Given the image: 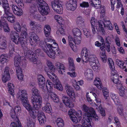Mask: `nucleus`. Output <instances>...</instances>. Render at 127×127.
<instances>
[{
	"label": "nucleus",
	"mask_w": 127,
	"mask_h": 127,
	"mask_svg": "<svg viewBox=\"0 0 127 127\" xmlns=\"http://www.w3.org/2000/svg\"><path fill=\"white\" fill-rule=\"evenodd\" d=\"M81 123L82 125H84V126L83 127H92L91 121L82 120Z\"/></svg>",
	"instance_id": "nucleus-49"
},
{
	"label": "nucleus",
	"mask_w": 127,
	"mask_h": 127,
	"mask_svg": "<svg viewBox=\"0 0 127 127\" xmlns=\"http://www.w3.org/2000/svg\"><path fill=\"white\" fill-rule=\"evenodd\" d=\"M29 26L31 28L32 31V32H34L35 30L39 32V30L41 28V25L34 21H31L29 23Z\"/></svg>",
	"instance_id": "nucleus-16"
},
{
	"label": "nucleus",
	"mask_w": 127,
	"mask_h": 127,
	"mask_svg": "<svg viewBox=\"0 0 127 127\" xmlns=\"http://www.w3.org/2000/svg\"><path fill=\"white\" fill-rule=\"evenodd\" d=\"M38 10L40 13L43 15L48 14L50 11V10L48 4L44 2L39 5H38Z\"/></svg>",
	"instance_id": "nucleus-8"
},
{
	"label": "nucleus",
	"mask_w": 127,
	"mask_h": 127,
	"mask_svg": "<svg viewBox=\"0 0 127 127\" xmlns=\"http://www.w3.org/2000/svg\"><path fill=\"white\" fill-rule=\"evenodd\" d=\"M49 95L50 96L51 99L53 101L56 103H58L59 99L58 96L54 92L52 91L50 92Z\"/></svg>",
	"instance_id": "nucleus-29"
},
{
	"label": "nucleus",
	"mask_w": 127,
	"mask_h": 127,
	"mask_svg": "<svg viewBox=\"0 0 127 127\" xmlns=\"http://www.w3.org/2000/svg\"><path fill=\"white\" fill-rule=\"evenodd\" d=\"M39 40L38 36L36 34H32L29 40L30 42L32 45L33 43H35Z\"/></svg>",
	"instance_id": "nucleus-32"
},
{
	"label": "nucleus",
	"mask_w": 127,
	"mask_h": 127,
	"mask_svg": "<svg viewBox=\"0 0 127 127\" xmlns=\"http://www.w3.org/2000/svg\"><path fill=\"white\" fill-rule=\"evenodd\" d=\"M55 46L53 45H50L49 44H47V47L49 50V51L47 49V48H43V50L48 56L50 57L52 59L54 58L55 55L59 56L60 53V50H59L57 47H58V44L56 43H55Z\"/></svg>",
	"instance_id": "nucleus-3"
},
{
	"label": "nucleus",
	"mask_w": 127,
	"mask_h": 127,
	"mask_svg": "<svg viewBox=\"0 0 127 127\" xmlns=\"http://www.w3.org/2000/svg\"><path fill=\"white\" fill-rule=\"evenodd\" d=\"M3 18H6L9 22L11 23H13L15 20V16L10 12V10L4 12Z\"/></svg>",
	"instance_id": "nucleus-17"
},
{
	"label": "nucleus",
	"mask_w": 127,
	"mask_h": 127,
	"mask_svg": "<svg viewBox=\"0 0 127 127\" xmlns=\"http://www.w3.org/2000/svg\"><path fill=\"white\" fill-rule=\"evenodd\" d=\"M16 69L18 78L19 80H22L23 79V75L21 68H16Z\"/></svg>",
	"instance_id": "nucleus-34"
},
{
	"label": "nucleus",
	"mask_w": 127,
	"mask_h": 127,
	"mask_svg": "<svg viewBox=\"0 0 127 127\" xmlns=\"http://www.w3.org/2000/svg\"><path fill=\"white\" fill-rule=\"evenodd\" d=\"M15 122H12L10 124L11 127H22L21 126L20 121L18 120L17 117H16L15 119H13Z\"/></svg>",
	"instance_id": "nucleus-33"
},
{
	"label": "nucleus",
	"mask_w": 127,
	"mask_h": 127,
	"mask_svg": "<svg viewBox=\"0 0 127 127\" xmlns=\"http://www.w3.org/2000/svg\"><path fill=\"white\" fill-rule=\"evenodd\" d=\"M24 106L29 111L30 115L34 120L36 118V113L38 112H39L38 109L34 110L32 109L29 103Z\"/></svg>",
	"instance_id": "nucleus-13"
},
{
	"label": "nucleus",
	"mask_w": 127,
	"mask_h": 127,
	"mask_svg": "<svg viewBox=\"0 0 127 127\" xmlns=\"http://www.w3.org/2000/svg\"><path fill=\"white\" fill-rule=\"evenodd\" d=\"M31 100L35 109H38L41 107L42 98L41 95L37 97L32 96Z\"/></svg>",
	"instance_id": "nucleus-7"
},
{
	"label": "nucleus",
	"mask_w": 127,
	"mask_h": 127,
	"mask_svg": "<svg viewBox=\"0 0 127 127\" xmlns=\"http://www.w3.org/2000/svg\"><path fill=\"white\" fill-rule=\"evenodd\" d=\"M97 59V58L95 55H91L90 57H88L87 59L88 62H89L90 65L92 66L94 71H95L96 69L98 68V64H97L96 62Z\"/></svg>",
	"instance_id": "nucleus-10"
},
{
	"label": "nucleus",
	"mask_w": 127,
	"mask_h": 127,
	"mask_svg": "<svg viewBox=\"0 0 127 127\" xmlns=\"http://www.w3.org/2000/svg\"><path fill=\"white\" fill-rule=\"evenodd\" d=\"M3 74L2 79L3 82L4 83H5L10 79L9 70L8 67H6L5 68L4 73Z\"/></svg>",
	"instance_id": "nucleus-18"
},
{
	"label": "nucleus",
	"mask_w": 127,
	"mask_h": 127,
	"mask_svg": "<svg viewBox=\"0 0 127 127\" xmlns=\"http://www.w3.org/2000/svg\"><path fill=\"white\" fill-rule=\"evenodd\" d=\"M93 94L95 97V100L96 103H97L96 105L97 107L99 108H102V106L101 104V100L100 97L98 95H97L95 93H93Z\"/></svg>",
	"instance_id": "nucleus-31"
},
{
	"label": "nucleus",
	"mask_w": 127,
	"mask_h": 127,
	"mask_svg": "<svg viewBox=\"0 0 127 127\" xmlns=\"http://www.w3.org/2000/svg\"><path fill=\"white\" fill-rule=\"evenodd\" d=\"M52 39L50 38H46L45 39V44L44 45H43L42 46V48L43 49V48H47L46 47H47V44H49L50 45H52V44L51 45L50 44L47 43V42H52Z\"/></svg>",
	"instance_id": "nucleus-50"
},
{
	"label": "nucleus",
	"mask_w": 127,
	"mask_h": 127,
	"mask_svg": "<svg viewBox=\"0 0 127 127\" xmlns=\"http://www.w3.org/2000/svg\"><path fill=\"white\" fill-rule=\"evenodd\" d=\"M117 89L119 90L120 91H125V87L123 86L121 83L117 86Z\"/></svg>",
	"instance_id": "nucleus-63"
},
{
	"label": "nucleus",
	"mask_w": 127,
	"mask_h": 127,
	"mask_svg": "<svg viewBox=\"0 0 127 127\" xmlns=\"http://www.w3.org/2000/svg\"><path fill=\"white\" fill-rule=\"evenodd\" d=\"M65 89L67 95L71 97L75 98V95L74 91L72 90V87L67 85L65 86Z\"/></svg>",
	"instance_id": "nucleus-22"
},
{
	"label": "nucleus",
	"mask_w": 127,
	"mask_h": 127,
	"mask_svg": "<svg viewBox=\"0 0 127 127\" xmlns=\"http://www.w3.org/2000/svg\"><path fill=\"white\" fill-rule=\"evenodd\" d=\"M8 87V90L9 93L13 95H14V85L11 83H8L7 84Z\"/></svg>",
	"instance_id": "nucleus-38"
},
{
	"label": "nucleus",
	"mask_w": 127,
	"mask_h": 127,
	"mask_svg": "<svg viewBox=\"0 0 127 127\" xmlns=\"http://www.w3.org/2000/svg\"><path fill=\"white\" fill-rule=\"evenodd\" d=\"M70 118L73 122L75 123H76L79 122L77 118L75 115H73L70 117Z\"/></svg>",
	"instance_id": "nucleus-56"
},
{
	"label": "nucleus",
	"mask_w": 127,
	"mask_h": 127,
	"mask_svg": "<svg viewBox=\"0 0 127 127\" xmlns=\"http://www.w3.org/2000/svg\"><path fill=\"white\" fill-rule=\"evenodd\" d=\"M67 9L72 11H74L77 7L76 4L71 3V2H67L65 4Z\"/></svg>",
	"instance_id": "nucleus-25"
},
{
	"label": "nucleus",
	"mask_w": 127,
	"mask_h": 127,
	"mask_svg": "<svg viewBox=\"0 0 127 127\" xmlns=\"http://www.w3.org/2000/svg\"><path fill=\"white\" fill-rule=\"evenodd\" d=\"M32 92L34 97H37L41 95L39 91L36 88H33L32 89Z\"/></svg>",
	"instance_id": "nucleus-44"
},
{
	"label": "nucleus",
	"mask_w": 127,
	"mask_h": 127,
	"mask_svg": "<svg viewBox=\"0 0 127 127\" xmlns=\"http://www.w3.org/2000/svg\"><path fill=\"white\" fill-rule=\"evenodd\" d=\"M10 6L11 7L14 13L18 16L21 15L23 14V11L20 8L13 3H11Z\"/></svg>",
	"instance_id": "nucleus-15"
},
{
	"label": "nucleus",
	"mask_w": 127,
	"mask_h": 127,
	"mask_svg": "<svg viewBox=\"0 0 127 127\" xmlns=\"http://www.w3.org/2000/svg\"><path fill=\"white\" fill-rule=\"evenodd\" d=\"M116 63L117 65L120 67L122 68L124 70L125 72H127V69L126 68V66H123L124 62L123 61L121 60L117 59L116 60Z\"/></svg>",
	"instance_id": "nucleus-35"
},
{
	"label": "nucleus",
	"mask_w": 127,
	"mask_h": 127,
	"mask_svg": "<svg viewBox=\"0 0 127 127\" xmlns=\"http://www.w3.org/2000/svg\"><path fill=\"white\" fill-rule=\"evenodd\" d=\"M37 79L39 87L42 91L45 92L46 91V89L45 87V78L42 75H40L38 76Z\"/></svg>",
	"instance_id": "nucleus-14"
},
{
	"label": "nucleus",
	"mask_w": 127,
	"mask_h": 127,
	"mask_svg": "<svg viewBox=\"0 0 127 127\" xmlns=\"http://www.w3.org/2000/svg\"><path fill=\"white\" fill-rule=\"evenodd\" d=\"M8 61L7 56L5 54H2L0 57V62L2 63L7 62Z\"/></svg>",
	"instance_id": "nucleus-41"
},
{
	"label": "nucleus",
	"mask_w": 127,
	"mask_h": 127,
	"mask_svg": "<svg viewBox=\"0 0 127 127\" xmlns=\"http://www.w3.org/2000/svg\"><path fill=\"white\" fill-rule=\"evenodd\" d=\"M10 38L13 42L16 44L21 43V41L23 40L21 37H20L19 34L15 32H11L10 34Z\"/></svg>",
	"instance_id": "nucleus-12"
},
{
	"label": "nucleus",
	"mask_w": 127,
	"mask_h": 127,
	"mask_svg": "<svg viewBox=\"0 0 127 127\" xmlns=\"http://www.w3.org/2000/svg\"><path fill=\"white\" fill-rule=\"evenodd\" d=\"M56 124L58 127H64V123L63 120L60 118H58L56 121Z\"/></svg>",
	"instance_id": "nucleus-42"
},
{
	"label": "nucleus",
	"mask_w": 127,
	"mask_h": 127,
	"mask_svg": "<svg viewBox=\"0 0 127 127\" xmlns=\"http://www.w3.org/2000/svg\"><path fill=\"white\" fill-rule=\"evenodd\" d=\"M46 112L50 113L51 112V107L49 103L47 102L46 103V106L42 108Z\"/></svg>",
	"instance_id": "nucleus-39"
},
{
	"label": "nucleus",
	"mask_w": 127,
	"mask_h": 127,
	"mask_svg": "<svg viewBox=\"0 0 127 127\" xmlns=\"http://www.w3.org/2000/svg\"><path fill=\"white\" fill-rule=\"evenodd\" d=\"M100 58L102 61L103 62H106L107 61V58L104 53L101 54Z\"/></svg>",
	"instance_id": "nucleus-54"
},
{
	"label": "nucleus",
	"mask_w": 127,
	"mask_h": 127,
	"mask_svg": "<svg viewBox=\"0 0 127 127\" xmlns=\"http://www.w3.org/2000/svg\"><path fill=\"white\" fill-rule=\"evenodd\" d=\"M2 6L4 8V12L10 10L9 6L7 0H1Z\"/></svg>",
	"instance_id": "nucleus-26"
},
{
	"label": "nucleus",
	"mask_w": 127,
	"mask_h": 127,
	"mask_svg": "<svg viewBox=\"0 0 127 127\" xmlns=\"http://www.w3.org/2000/svg\"><path fill=\"white\" fill-rule=\"evenodd\" d=\"M114 119L115 123L118 127H121V124L118 118L117 117H114Z\"/></svg>",
	"instance_id": "nucleus-61"
},
{
	"label": "nucleus",
	"mask_w": 127,
	"mask_h": 127,
	"mask_svg": "<svg viewBox=\"0 0 127 127\" xmlns=\"http://www.w3.org/2000/svg\"><path fill=\"white\" fill-rule=\"evenodd\" d=\"M84 23V20L81 16L77 17L76 20V23L79 26H81Z\"/></svg>",
	"instance_id": "nucleus-40"
},
{
	"label": "nucleus",
	"mask_w": 127,
	"mask_h": 127,
	"mask_svg": "<svg viewBox=\"0 0 127 127\" xmlns=\"http://www.w3.org/2000/svg\"><path fill=\"white\" fill-rule=\"evenodd\" d=\"M80 6L82 7L87 8L89 7V4L88 2L83 1L80 4Z\"/></svg>",
	"instance_id": "nucleus-53"
},
{
	"label": "nucleus",
	"mask_w": 127,
	"mask_h": 127,
	"mask_svg": "<svg viewBox=\"0 0 127 127\" xmlns=\"http://www.w3.org/2000/svg\"><path fill=\"white\" fill-rule=\"evenodd\" d=\"M62 100L64 104L67 107L70 108L73 106L70 98L65 96H64L62 97Z\"/></svg>",
	"instance_id": "nucleus-21"
},
{
	"label": "nucleus",
	"mask_w": 127,
	"mask_h": 127,
	"mask_svg": "<svg viewBox=\"0 0 127 127\" xmlns=\"http://www.w3.org/2000/svg\"><path fill=\"white\" fill-rule=\"evenodd\" d=\"M94 85L99 89L101 90L103 87L101 82L100 80V79L98 78H96L94 82Z\"/></svg>",
	"instance_id": "nucleus-36"
},
{
	"label": "nucleus",
	"mask_w": 127,
	"mask_h": 127,
	"mask_svg": "<svg viewBox=\"0 0 127 127\" xmlns=\"http://www.w3.org/2000/svg\"><path fill=\"white\" fill-rule=\"evenodd\" d=\"M51 3V6L54 11L61 14L63 12L62 2L61 0H54Z\"/></svg>",
	"instance_id": "nucleus-6"
},
{
	"label": "nucleus",
	"mask_w": 127,
	"mask_h": 127,
	"mask_svg": "<svg viewBox=\"0 0 127 127\" xmlns=\"http://www.w3.org/2000/svg\"><path fill=\"white\" fill-rule=\"evenodd\" d=\"M35 54L38 56H43V53L41 50L40 49L36 50L35 51Z\"/></svg>",
	"instance_id": "nucleus-62"
},
{
	"label": "nucleus",
	"mask_w": 127,
	"mask_h": 127,
	"mask_svg": "<svg viewBox=\"0 0 127 127\" xmlns=\"http://www.w3.org/2000/svg\"><path fill=\"white\" fill-rule=\"evenodd\" d=\"M20 43L24 50L25 56H26L27 54H29L30 51H32L30 50L29 47L28 46L27 43L24 40H21Z\"/></svg>",
	"instance_id": "nucleus-20"
},
{
	"label": "nucleus",
	"mask_w": 127,
	"mask_h": 127,
	"mask_svg": "<svg viewBox=\"0 0 127 127\" xmlns=\"http://www.w3.org/2000/svg\"><path fill=\"white\" fill-rule=\"evenodd\" d=\"M24 29H25V30H26V31H23L22 32L21 34L22 35V36L21 38H22L23 39H24V38H26L28 36V34L26 32V31H27V30L26 28H25V27Z\"/></svg>",
	"instance_id": "nucleus-58"
},
{
	"label": "nucleus",
	"mask_w": 127,
	"mask_h": 127,
	"mask_svg": "<svg viewBox=\"0 0 127 127\" xmlns=\"http://www.w3.org/2000/svg\"><path fill=\"white\" fill-rule=\"evenodd\" d=\"M81 59L83 62L87 63L88 62L87 60L88 57H89L91 55H90V52L89 50H87L86 47L83 48L81 52Z\"/></svg>",
	"instance_id": "nucleus-11"
},
{
	"label": "nucleus",
	"mask_w": 127,
	"mask_h": 127,
	"mask_svg": "<svg viewBox=\"0 0 127 127\" xmlns=\"http://www.w3.org/2000/svg\"><path fill=\"white\" fill-rule=\"evenodd\" d=\"M69 69L70 70H75V65L73 62V61L71 58L69 60Z\"/></svg>",
	"instance_id": "nucleus-43"
},
{
	"label": "nucleus",
	"mask_w": 127,
	"mask_h": 127,
	"mask_svg": "<svg viewBox=\"0 0 127 127\" xmlns=\"http://www.w3.org/2000/svg\"><path fill=\"white\" fill-rule=\"evenodd\" d=\"M68 38L69 39V42L70 43V45L72 48V50L73 49V46L74 45V44L73 43H72V41L75 44H80L78 43H77V40H78L77 38H74L73 39V37L70 35L69 36H68Z\"/></svg>",
	"instance_id": "nucleus-30"
},
{
	"label": "nucleus",
	"mask_w": 127,
	"mask_h": 127,
	"mask_svg": "<svg viewBox=\"0 0 127 127\" xmlns=\"http://www.w3.org/2000/svg\"><path fill=\"white\" fill-rule=\"evenodd\" d=\"M27 95V91L25 90H19L17 94V97L21 100L23 106L29 103Z\"/></svg>",
	"instance_id": "nucleus-5"
},
{
	"label": "nucleus",
	"mask_w": 127,
	"mask_h": 127,
	"mask_svg": "<svg viewBox=\"0 0 127 127\" xmlns=\"http://www.w3.org/2000/svg\"><path fill=\"white\" fill-rule=\"evenodd\" d=\"M92 70L90 69H88L86 70L84 73V75L86 78L88 79H91L92 78L93 74Z\"/></svg>",
	"instance_id": "nucleus-28"
},
{
	"label": "nucleus",
	"mask_w": 127,
	"mask_h": 127,
	"mask_svg": "<svg viewBox=\"0 0 127 127\" xmlns=\"http://www.w3.org/2000/svg\"><path fill=\"white\" fill-rule=\"evenodd\" d=\"M21 108L19 106H16L14 108L13 111H12L11 112V117L13 119H15L16 117H17L16 116V114L19 113L21 112Z\"/></svg>",
	"instance_id": "nucleus-23"
},
{
	"label": "nucleus",
	"mask_w": 127,
	"mask_h": 127,
	"mask_svg": "<svg viewBox=\"0 0 127 127\" xmlns=\"http://www.w3.org/2000/svg\"><path fill=\"white\" fill-rule=\"evenodd\" d=\"M7 46L6 42L5 40H3L0 43V49H5Z\"/></svg>",
	"instance_id": "nucleus-51"
},
{
	"label": "nucleus",
	"mask_w": 127,
	"mask_h": 127,
	"mask_svg": "<svg viewBox=\"0 0 127 127\" xmlns=\"http://www.w3.org/2000/svg\"><path fill=\"white\" fill-rule=\"evenodd\" d=\"M72 32L74 35V38H77L78 43H80L81 42V32L80 29L75 28L73 29Z\"/></svg>",
	"instance_id": "nucleus-19"
},
{
	"label": "nucleus",
	"mask_w": 127,
	"mask_h": 127,
	"mask_svg": "<svg viewBox=\"0 0 127 127\" xmlns=\"http://www.w3.org/2000/svg\"><path fill=\"white\" fill-rule=\"evenodd\" d=\"M108 61L110 68L112 71H113L114 69L115 66L113 60L111 58H109Z\"/></svg>",
	"instance_id": "nucleus-46"
},
{
	"label": "nucleus",
	"mask_w": 127,
	"mask_h": 127,
	"mask_svg": "<svg viewBox=\"0 0 127 127\" xmlns=\"http://www.w3.org/2000/svg\"><path fill=\"white\" fill-rule=\"evenodd\" d=\"M24 57H21L20 56H16L14 58V65L16 67L20 68V65H25L26 64V60Z\"/></svg>",
	"instance_id": "nucleus-9"
},
{
	"label": "nucleus",
	"mask_w": 127,
	"mask_h": 127,
	"mask_svg": "<svg viewBox=\"0 0 127 127\" xmlns=\"http://www.w3.org/2000/svg\"><path fill=\"white\" fill-rule=\"evenodd\" d=\"M49 69L47 72V75L53 82L54 87L59 90H63V87L58 80L57 77L54 74L55 67L51 62L47 64Z\"/></svg>",
	"instance_id": "nucleus-1"
},
{
	"label": "nucleus",
	"mask_w": 127,
	"mask_h": 127,
	"mask_svg": "<svg viewBox=\"0 0 127 127\" xmlns=\"http://www.w3.org/2000/svg\"><path fill=\"white\" fill-rule=\"evenodd\" d=\"M82 109L85 113L84 114L83 118L82 120L91 121L92 120V117L95 118L96 120H98V117L93 108H89L84 104L83 106Z\"/></svg>",
	"instance_id": "nucleus-2"
},
{
	"label": "nucleus",
	"mask_w": 127,
	"mask_h": 127,
	"mask_svg": "<svg viewBox=\"0 0 127 127\" xmlns=\"http://www.w3.org/2000/svg\"><path fill=\"white\" fill-rule=\"evenodd\" d=\"M98 25L96 26V30L97 33L101 32L102 34H104L105 32L104 29V27L106 28L107 29L109 30H113L112 24L109 21L104 20V22L100 21L98 22Z\"/></svg>",
	"instance_id": "nucleus-4"
},
{
	"label": "nucleus",
	"mask_w": 127,
	"mask_h": 127,
	"mask_svg": "<svg viewBox=\"0 0 127 127\" xmlns=\"http://www.w3.org/2000/svg\"><path fill=\"white\" fill-rule=\"evenodd\" d=\"M33 54V53L32 51H30L29 54H27L25 56L27 58H29L31 61L35 62L37 60V59Z\"/></svg>",
	"instance_id": "nucleus-27"
},
{
	"label": "nucleus",
	"mask_w": 127,
	"mask_h": 127,
	"mask_svg": "<svg viewBox=\"0 0 127 127\" xmlns=\"http://www.w3.org/2000/svg\"><path fill=\"white\" fill-rule=\"evenodd\" d=\"M46 87L47 90L48 91H50L53 88V85L52 83L47 80L46 82Z\"/></svg>",
	"instance_id": "nucleus-47"
},
{
	"label": "nucleus",
	"mask_w": 127,
	"mask_h": 127,
	"mask_svg": "<svg viewBox=\"0 0 127 127\" xmlns=\"http://www.w3.org/2000/svg\"><path fill=\"white\" fill-rule=\"evenodd\" d=\"M110 96L115 103L119 102L120 101L117 96L115 94L112 93L111 94Z\"/></svg>",
	"instance_id": "nucleus-48"
},
{
	"label": "nucleus",
	"mask_w": 127,
	"mask_h": 127,
	"mask_svg": "<svg viewBox=\"0 0 127 127\" xmlns=\"http://www.w3.org/2000/svg\"><path fill=\"white\" fill-rule=\"evenodd\" d=\"M55 66L60 74H62L65 72V69L63 64L59 62H57L55 64Z\"/></svg>",
	"instance_id": "nucleus-24"
},
{
	"label": "nucleus",
	"mask_w": 127,
	"mask_h": 127,
	"mask_svg": "<svg viewBox=\"0 0 127 127\" xmlns=\"http://www.w3.org/2000/svg\"><path fill=\"white\" fill-rule=\"evenodd\" d=\"M75 115L78 117L79 122L82 118L83 116L82 111H78L77 112H75Z\"/></svg>",
	"instance_id": "nucleus-52"
},
{
	"label": "nucleus",
	"mask_w": 127,
	"mask_h": 127,
	"mask_svg": "<svg viewBox=\"0 0 127 127\" xmlns=\"http://www.w3.org/2000/svg\"><path fill=\"white\" fill-rule=\"evenodd\" d=\"M103 94L105 97V98L106 99L107 97L109 96V93L108 90L107 89H105L103 90Z\"/></svg>",
	"instance_id": "nucleus-59"
},
{
	"label": "nucleus",
	"mask_w": 127,
	"mask_h": 127,
	"mask_svg": "<svg viewBox=\"0 0 127 127\" xmlns=\"http://www.w3.org/2000/svg\"><path fill=\"white\" fill-rule=\"evenodd\" d=\"M14 28L16 31L18 32L20 31L21 29V27L19 23H17L14 26Z\"/></svg>",
	"instance_id": "nucleus-60"
},
{
	"label": "nucleus",
	"mask_w": 127,
	"mask_h": 127,
	"mask_svg": "<svg viewBox=\"0 0 127 127\" xmlns=\"http://www.w3.org/2000/svg\"><path fill=\"white\" fill-rule=\"evenodd\" d=\"M38 119H45V117L44 114L42 112H40V113L39 112V114L38 115Z\"/></svg>",
	"instance_id": "nucleus-57"
},
{
	"label": "nucleus",
	"mask_w": 127,
	"mask_h": 127,
	"mask_svg": "<svg viewBox=\"0 0 127 127\" xmlns=\"http://www.w3.org/2000/svg\"><path fill=\"white\" fill-rule=\"evenodd\" d=\"M83 32L84 35L86 36L87 37H89L91 36L90 32L86 29H83Z\"/></svg>",
	"instance_id": "nucleus-55"
},
{
	"label": "nucleus",
	"mask_w": 127,
	"mask_h": 127,
	"mask_svg": "<svg viewBox=\"0 0 127 127\" xmlns=\"http://www.w3.org/2000/svg\"><path fill=\"white\" fill-rule=\"evenodd\" d=\"M54 18L59 23H60L62 21V18L59 16L56 15L55 16Z\"/></svg>",
	"instance_id": "nucleus-64"
},
{
	"label": "nucleus",
	"mask_w": 127,
	"mask_h": 127,
	"mask_svg": "<svg viewBox=\"0 0 127 127\" xmlns=\"http://www.w3.org/2000/svg\"><path fill=\"white\" fill-rule=\"evenodd\" d=\"M105 44L104 45L106 47V50L108 52H110V38L109 37H107L106 38L105 40Z\"/></svg>",
	"instance_id": "nucleus-37"
},
{
	"label": "nucleus",
	"mask_w": 127,
	"mask_h": 127,
	"mask_svg": "<svg viewBox=\"0 0 127 127\" xmlns=\"http://www.w3.org/2000/svg\"><path fill=\"white\" fill-rule=\"evenodd\" d=\"M32 119L29 118L27 119V126L28 127H34V121Z\"/></svg>",
	"instance_id": "nucleus-45"
}]
</instances>
